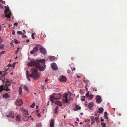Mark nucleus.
Listing matches in <instances>:
<instances>
[{
    "label": "nucleus",
    "mask_w": 127,
    "mask_h": 127,
    "mask_svg": "<svg viewBox=\"0 0 127 127\" xmlns=\"http://www.w3.org/2000/svg\"><path fill=\"white\" fill-rule=\"evenodd\" d=\"M44 62V59L37 60L36 61L32 60L28 64L29 66L35 67L38 68L40 71H43L45 69V64L43 63Z\"/></svg>",
    "instance_id": "obj_1"
},
{
    "label": "nucleus",
    "mask_w": 127,
    "mask_h": 127,
    "mask_svg": "<svg viewBox=\"0 0 127 127\" xmlns=\"http://www.w3.org/2000/svg\"><path fill=\"white\" fill-rule=\"evenodd\" d=\"M31 74H29V75L27 73V77L28 80L30 81L29 76L32 77L34 80H37L40 77V74L38 72L37 70L35 68H33L31 69Z\"/></svg>",
    "instance_id": "obj_2"
},
{
    "label": "nucleus",
    "mask_w": 127,
    "mask_h": 127,
    "mask_svg": "<svg viewBox=\"0 0 127 127\" xmlns=\"http://www.w3.org/2000/svg\"><path fill=\"white\" fill-rule=\"evenodd\" d=\"M61 97V95L60 94H53L52 95H50V100L52 103L54 102V100H53L54 99H59Z\"/></svg>",
    "instance_id": "obj_3"
},
{
    "label": "nucleus",
    "mask_w": 127,
    "mask_h": 127,
    "mask_svg": "<svg viewBox=\"0 0 127 127\" xmlns=\"http://www.w3.org/2000/svg\"><path fill=\"white\" fill-rule=\"evenodd\" d=\"M5 17L8 18H10L11 15V13L9 10V8L8 6H5Z\"/></svg>",
    "instance_id": "obj_4"
},
{
    "label": "nucleus",
    "mask_w": 127,
    "mask_h": 127,
    "mask_svg": "<svg viewBox=\"0 0 127 127\" xmlns=\"http://www.w3.org/2000/svg\"><path fill=\"white\" fill-rule=\"evenodd\" d=\"M6 75V73L4 72L0 71V80L4 81L5 80V76Z\"/></svg>",
    "instance_id": "obj_5"
},
{
    "label": "nucleus",
    "mask_w": 127,
    "mask_h": 127,
    "mask_svg": "<svg viewBox=\"0 0 127 127\" xmlns=\"http://www.w3.org/2000/svg\"><path fill=\"white\" fill-rule=\"evenodd\" d=\"M96 102L98 103H100L102 101L101 99L100 96L99 95H97L95 98Z\"/></svg>",
    "instance_id": "obj_6"
},
{
    "label": "nucleus",
    "mask_w": 127,
    "mask_h": 127,
    "mask_svg": "<svg viewBox=\"0 0 127 127\" xmlns=\"http://www.w3.org/2000/svg\"><path fill=\"white\" fill-rule=\"evenodd\" d=\"M38 50V48L37 46H36L34 47L33 50L30 52V53L32 54H34V53L37 52Z\"/></svg>",
    "instance_id": "obj_7"
},
{
    "label": "nucleus",
    "mask_w": 127,
    "mask_h": 127,
    "mask_svg": "<svg viewBox=\"0 0 127 127\" xmlns=\"http://www.w3.org/2000/svg\"><path fill=\"white\" fill-rule=\"evenodd\" d=\"M59 80L61 82H65L67 80V78L66 77L63 76L59 79Z\"/></svg>",
    "instance_id": "obj_8"
},
{
    "label": "nucleus",
    "mask_w": 127,
    "mask_h": 127,
    "mask_svg": "<svg viewBox=\"0 0 127 127\" xmlns=\"http://www.w3.org/2000/svg\"><path fill=\"white\" fill-rule=\"evenodd\" d=\"M23 103V101L21 99H17L16 101V104L19 106H21Z\"/></svg>",
    "instance_id": "obj_9"
},
{
    "label": "nucleus",
    "mask_w": 127,
    "mask_h": 127,
    "mask_svg": "<svg viewBox=\"0 0 127 127\" xmlns=\"http://www.w3.org/2000/svg\"><path fill=\"white\" fill-rule=\"evenodd\" d=\"M40 52L43 54H45L46 52V49L43 48H41L40 49Z\"/></svg>",
    "instance_id": "obj_10"
},
{
    "label": "nucleus",
    "mask_w": 127,
    "mask_h": 127,
    "mask_svg": "<svg viewBox=\"0 0 127 127\" xmlns=\"http://www.w3.org/2000/svg\"><path fill=\"white\" fill-rule=\"evenodd\" d=\"M51 67L52 69L53 70H57L58 69L57 67L56 66V64H54L52 63L51 64Z\"/></svg>",
    "instance_id": "obj_11"
},
{
    "label": "nucleus",
    "mask_w": 127,
    "mask_h": 127,
    "mask_svg": "<svg viewBox=\"0 0 127 127\" xmlns=\"http://www.w3.org/2000/svg\"><path fill=\"white\" fill-rule=\"evenodd\" d=\"M6 82L5 84V86L8 87V86H9L11 85V83L10 81H8V79H6Z\"/></svg>",
    "instance_id": "obj_12"
},
{
    "label": "nucleus",
    "mask_w": 127,
    "mask_h": 127,
    "mask_svg": "<svg viewBox=\"0 0 127 127\" xmlns=\"http://www.w3.org/2000/svg\"><path fill=\"white\" fill-rule=\"evenodd\" d=\"M21 116L20 115H18L17 116L16 118V121H18L19 122L21 121Z\"/></svg>",
    "instance_id": "obj_13"
},
{
    "label": "nucleus",
    "mask_w": 127,
    "mask_h": 127,
    "mask_svg": "<svg viewBox=\"0 0 127 127\" xmlns=\"http://www.w3.org/2000/svg\"><path fill=\"white\" fill-rule=\"evenodd\" d=\"M94 105V104L93 102H91L89 103L88 106V108L90 109H91Z\"/></svg>",
    "instance_id": "obj_14"
},
{
    "label": "nucleus",
    "mask_w": 127,
    "mask_h": 127,
    "mask_svg": "<svg viewBox=\"0 0 127 127\" xmlns=\"http://www.w3.org/2000/svg\"><path fill=\"white\" fill-rule=\"evenodd\" d=\"M55 104L60 106H62L63 105V103L62 102L59 101H56L55 102Z\"/></svg>",
    "instance_id": "obj_15"
},
{
    "label": "nucleus",
    "mask_w": 127,
    "mask_h": 127,
    "mask_svg": "<svg viewBox=\"0 0 127 127\" xmlns=\"http://www.w3.org/2000/svg\"><path fill=\"white\" fill-rule=\"evenodd\" d=\"M54 122L53 119L52 120L50 123V127H54Z\"/></svg>",
    "instance_id": "obj_16"
},
{
    "label": "nucleus",
    "mask_w": 127,
    "mask_h": 127,
    "mask_svg": "<svg viewBox=\"0 0 127 127\" xmlns=\"http://www.w3.org/2000/svg\"><path fill=\"white\" fill-rule=\"evenodd\" d=\"M3 97L6 99L9 97V95L8 93H5L2 95Z\"/></svg>",
    "instance_id": "obj_17"
},
{
    "label": "nucleus",
    "mask_w": 127,
    "mask_h": 127,
    "mask_svg": "<svg viewBox=\"0 0 127 127\" xmlns=\"http://www.w3.org/2000/svg\"><path fill=\"white\" fill-rule=\"evenodd\" d=\"M9 117L12 119H13L14 118V114L12 112L10 113L9 114Z\"/></svg>",
    "instance_id": "obj_18"
},
{
    "label": "nucleus",
    "mask_w": 127,
    "mask_h": 127,
    "mask_svg": "<svg viewBox=\"0 0 127 127\" xmlns=\"http://www.w3.org/2000/svg\"><path fill=\"white\" fill-rule=\"evenodd\" d=\"M22 89L21 87H20L19 89V94L20 95H21L22 94Z\"/></svg>",
    "instance_id": "obj_19"
},
{
    "label": "nucleus",
    "mask_w": 127,
    "mask_h": 127,
    "mask_svg": "<svg viewBox=\"0 0 127 127\" xmlns=\"http://www.w3.org/2000/svg\"><path fill=\"white\" fill-rule=\"evenodd\" d=\"M98 110H99L98 112L99 113H102L103 112L104 110L103 108L102 107L99 108L98 109Z\"/></svg>",
    "instance_id": "obj_20"
},
{
    "label": "nucleus",
    "mask_w": 127,
    "mask_h": 127,
    "mask_svg": "<svg viewBox=\"0 0 127 127\" xmlns=\"http://www.w3.org/2000/svg\"><path fill=\"white\" fill-rule=\"evenodd\" d=\"M8 87L6 86H5L4 87V90L8 92L9 90H10V89H9L8 88Z\"/></svg>",
    "instance_id": "obj_21"
},
{
    "label": "nucleus",
    "mask_w": 127,
    "mask_h": 127,
    "mask_svg": "<svg viewBox=\"0 0 127 127\" xmlns=\"http://www.w3.org/2000/svg\"><path fill=\"white\" fill-rule=\"evenodd\" d=\"M55 57L53 56H50L49 57L50 60L51 61H53L55 60Z\"/></svg>",
    "instance_id": "obj_22"
},
{
    "label": "nucleus",
    "mask_w": 127,
    "mask_h": 127,
    "mask_svg": "<svg viewBox=\"0 0 127 127\" xmlns=\"http://www.w3.org/2000/svg\"><path fill=\"white\" fill-rule=\"evenodd\" d=\"M4 90V86L3 85L0 86V93Z\"/></svg>",
    "instance_id": "obj_23"
},
{
    "label": "nucleus",
    "mask_w": 127,
    "mask_h": 127,
    "mask_svg": "<svg viewBox=\"0 0 127 127\" xmlns=\"http://www.w3.org/2000/svg\"><path fill=\"white\" fill-rule=\"evenodd\" d=\"M24 88L25 90L26 91H27V92H28L29 91V89L27 87L26 85H24Z\"/></svg>",
    "instance_id": "obj_24"
},
{
    "label": "nucleus",
    "mask_w": 127,
    "mask_h": 127,
    "mask_svg": "<svg viewBox=\"0 0 127 127\" xmlns=\"http://www.w3.org/2000/svg\"><path fill=\"white\" fill-rule=\"evenodd\" d=\"M17 33L21 35H23L24 34V33L22 32L21 31H18L17 32Z\"/></svg>",
    "instance_id": "obj_25"
},
{
    "label": "nucleus",
    "mask_w": 127,
    "mask_h": 127,
    "mask_svg": "<svg viewBox=\"0 0 127 127\" xmlns=\"http://www.w3.org/2000/svg\"><path fill=\"white\" fill-rule=\"evenodd\" d=\"M104 116L105 117V118L106 119H108V117H107V113L106 112H105L104 113Z\"/></svg>",
    "instance_id": "obj_26"
},
{
    "label": "nucleus",
    "mask_w": 127,
    "mask_h": 127,
    "mask_svg": "<svg viewBox=\"0 0 127 127\" xmlns=\"http://www.w3.org/2000/svg\"><path fill=\"white\" fill-rule=\"evenodd\" d=\"M59 109V107L58 106H57L56 107V109H55V113L56 114L58 113V112L57 111Z\"/></svg>",
    "instance_id": "obj_27"
},
{
    "label": "nucleus",
    "mask_w": 127,
    "mask_h": 127,
    "mask_svg": "<svg viewBox=\"0 0 127 127\" xmlns=\"http://www.w3.org/2000/svg\"><path fill=\"white\" fill-rule=\"evenodd\" d=\"M81 99L82 101H83L85 100V96H81Z\"/></svg>",
    "instance_id": "obj_28"
},
{
    "label": "nucleus",
    "mask_w": 127,
    "mask_h": 127,
    "mask_svg": "<svg viewBox=\"0 0 127 127\" xmlns=\"http://www.w3.org/2000/svg\"><path fill=\"white\" fill-rule=\"evenodd\" d=\"M35 105V103L33 102L32 105L30 106V107L31 108H33L34 107Z\"/></svg>",
    "instance_id": "obj_29"
},
{
    "label": "nucleus",
    "mask_w": 127,
    "mask_h": 127,
    "mask_svg": "<svg viewBox=\"0 0 127 127\" xmlns=\"http://www.w3.org/2000/svg\"><path fill=\"white\" fill-rule=\"evenodd\" d=\"M68 94L67 93H65L64 94L63 96V97L64 98H67Z\"/></svg>",
    "instance_id": "obj_30"
},
{
    "label": "nucleus",
    "mask_w": 127,
    "mask_h": 127,
    "mask_svg": "<svg viewBox=\"0 0 127 127\" xmlns=\"http://www.w3.org/2000/svg\"><path fill=\"white\" fill-rule=\"evenodd\" d=\"M101 125L102 126V127H106V125L105 123H101Z\"/></svg>",
    "instance_id": "obj_31"
},
{
    "label": "nucleus",
    "mask_w": 127,
    "mask_h": 127,
    "mask_svg": "<svg viewBox=\"0 0 127 127\" xmlns=\"http://www.w3.org/2000/svg\"><path fill=\"white\" fill-rule=\"evenodd\" d=\"M4 46L3 44H0V49H2L3 48Z\"/></svg>",
    "instance_id": "obj_32"
},
{
    "label": "nucleus",
    "mask_w": 127,
    "mask_h": 127,
    "mask_svg": "<svg viewBox=\"0 0 127 127\" xmlns=\"http://www.w3.org/2000/svg\"><path fill=\"white\" fill-rule=\"evenodd\" d=\"M86 95L87 97H88L89 96V92L88 91L87 93L86 94Z\"/></svg>",
    "instance_id": "obj_33"
},
{
    "label": "nucleus",
    "mask_w": 127,
    "mask_h": 127,
    "mask_svg": "<svg viewBox=\"0 0 127 127\" xmlns=\"http://www.w3.org/2000/svg\"><path fill=\"white\" fill-rule=\"evenodd\" d=\"M81 109V107L80 106L79 107V108H76V109H74V110L75 111H76L79 110H80Z\"/></svg>",
    "instance_id": "obj_34"
},
{
    "label": "nucleus",
    "mask_w": 127,
    "mask_h": 127,
    "mask_svg": "<svg viewBox=\"0 0 127 127\" xmlns=\"http://www.w3.org/2000/svg\"><path fill=\"white\" fill-rule=\"evenodd\" d=\"M89 98L90 99H92L93 97V95H91L89 96Z\"/></svg>",
    "instance_id": "obj_35"
},
{
    "label": "nucleus",
    "mask_w": 127,
    "mask_h": 127,
    "mask_svg": "<svg viewBox=\"0 0 127 127\" xmlns=\"http://www.w3.org/2000/svg\"><path fill=\"white\" fill-rule=\"evenodd\" d=\"M64 101H65V102L66 103H67L68 102V101L67 98H65V100H64Z\"/></svg>",
    "instance_id": "obj_36"
},
{
    "label": "nucleus",
    "mask_w": 127,
    "mask_h": 127,
    "mask_svg": "<svg viewBox=\"0 0 127 127\" xmlns=\"http://www.w3.org/2000/svg\"><path fill=\"white\" fill-rule=\"evenodd\" d=\"M91 119L92 121H95V118L93 116L91 117Z\"/></svg>",
    "instance_id": "obj_37"
},
{
    "label": "nucleus",
    "mask_w": 127,
    "mask_h": 127,
    "mask_svg": "<svg viewBox=\"0 0 127 127\" xmlns=\"http://www.w3.org/2000/svg\"><path fill=\"white\" fill-rule=\"evenodd\" d=\"M14 42L15 43L17 44L18 43V42L17 40L16 39H14Z\"/></svg>",
    "instance_id": "obj_38"
},
{
    "label": "nucleus",
    "mask_w": 127,
    "mask_h": 127,
    "mask_svg": "<svg viewBox=\"0 0 127 127\" xmlns=\"http://www.w3.org/2000/svg\"><path fill=\"white\" fill-rule=\"evenodd\" d=\"M35 33H33L32 34V37L33 39H34V38L33 35L35 34Z\"/></svg>",
    "instance_id": "obj_39"
},
{
    "label": "nucleus",
    "mask_w": 127,
    "mask_h": 127,
    "mask_svg": "<svg viewBox=\"0 0 127 127\" xmlns=\"http://www.w3.org/2000/svg\"><path fill=\"white\" fill-rule=\"evenodd\" d=\"M3 41V39L1 38L0 37V44H1Z\"/></svg>",
    "instance_id": "obj_40"
},
{
    "label": "nucleus",
    "mask_w": 127,
    "mask_h": 127,
    "mask_svg": "<svg viewBox=\"0 0 127 127\" xmlns=\"http://www.w3.org/2000/svg\"><path fill=\"white\" fill-rule=\"evenodd\" d=\"M19 48L17 49L16 51V52H15V53L16 54H17V53L19 51Z\"/></svg>",
    "instance_id": "obj_41"
},
{
    "label": "nucleus",
    "mask_w": 127,
    "mask_h": 127,
    "mask_svg": "<svg viewBox=\"0 0 127 127\" xmlns=\"http://www.w3.org/2000/svg\"><path fill=\"white\" fill-rule=\"evenodd\" d=\"M98 117H99V116L98 115V117H95V121L96 122H97V120H98Z\"/></svg>",
    "instance_id": "obj_42"
},
{
    "label": "nucleus",
    "mask_w": 127,
    "mask_h": 127,
    "mask_svg": "<svg viewBox=\"0 0 127 127\" xmlns=\"http://www.w3.org/2000/svg\"><path fill=\"white\" fill-rule=\"evenodd\" d=\"M73 100V98H71V97H69V101H72Z\"/></svg>",
    "instance_id": "obj_43"
},
{
    "label": "nucleus",
    "mask_w": 127,
    "mask_h": 127,
    "mask_svg": "<svg viewBox=\"0 0 127 127\" xmlns=\"http://www.w3.org/2000/svg\"><path fill=\"white\" fill-rule=\"evenodd\" d=\"M22 38H25L27 37V36L26 35H25L24 34L22 36Z\"/></svg>",
    "instance_id": "obj_44"
},
{
    "label": "nucleus",
    "mask_w": 127,
    "mask_h": 127,
    "mask_svg": "<svg viewBox=\"0 0 127 127\" xmlns=\"http://www.w3.org/2000/svg\"><path fill=\"white\" fill-rule=\"evenodd\" d=\"M4 52H5V51H3L1 52L0 53V56H1V54H4Z\"/></svg>",
    "instance_id": "obj_45"
},
{
    "label": "nucleus",
    "mask_w": 127,
    "mask_h": 127,
    "mask_svg": "<svg viewBox=\"0 0 127 127\" xmlns=\"http://www.w3.org/2000/svg\"><path fill=\"white\" fill-rule=\"evenodd\" d=\"M36 127H40L41 125L40 124H38L37 125Z\"/></svg>",
    "instance_id": "obj_46"
},
{
    "label": "nucleus",
    "mask_w": 127,
    "mask_h": 127,
    "mask_svg": "<svg viewBox=\"0 0 127 127\" xmlns=\"http://www.w3.org/2000/svg\"><path fill=\"white\" fill-rule=\"evenodd\" d=\"M11 66H12V65L10 64H9L7 65V67H11Z\"/></svg>",
    "instance_id": "obj_47"
},
{
    "label": "nucleus",
    "mask_w": 127,
    "mask_h": 127,
    "mask_svg": "<svg viewBox=\"0 0 127 127\" xmlns=\"http://www.w3.org/2000/svg\"><path fill=\"white\" fill-rule=\"evenodd\" d=\"M15 31H12V34L13 35H14L15 34Z\"/></svg>",
    "instance_id": "obj_48"
},
{
    "label": "nucleus",
    "mask_w": 127,
    "mask_h": 127,
    "mask_svg": "<svg viewBox=\"0 0 127 127\" xmlns=\"http://www.w3.org/2000/svg\"><path fill=\"white\" fill-rule=\"evenodd\" d=\"M27 114L28 115H29V113H28V111H26V113H25V114Z\"/></svg>",
    "instance_id": "obj_49"
},
{
    "label": "nucleus",
    "mask_w": 127,
    "mask_h": 127,
    "mask_svg": "<svg viewBox=\"0 0 127 127\" xmlns=\"http://www.w3.org/2000/svg\"><path fill=\"white\" fill-rule=\"evenodd\" d=\"M87 84L85 86V87L86 89V90L87 91L88 90V88H87Z\"/></svg>",
    "instance_id": "obj_50"
},
{
    "label": "nucleus",
    "mask_w": 127,
    "mask_h": 127,
    "mask_svg": "<svg viewBox=\"0 0 127 127\" xmlns=\"http://www.w3.org/2000/svg\"><path fill=\"white\" fill-rule=\"evenodd\" d=\"M70 70H68L67 71V72L68 73H70Z\"/></svg>",
    "instance_id": "obj_51"
},
{
    "label": "nucleus",
    "mask_w": 127,
    "mask_h": 127,
    "mask_svg": "<svg viewBox=\"0 0 127 127\" xmlns=\"http://www.w3.org/2000/svg\"><path fill=\"white\" fill-rule=\"evenodd\" d=\"M80 106L78 105H76V106H75V107L76 108H79V107Z\"/></svg>",
    "instance_id": "obj_52"
},
{
    "label": "nucleus",
    "mask_w": 127,
    "mask_h": 127,
    "mask_svg": "<svg viewBox=\"0 0 127 127\" xmlns=\"http://www.w3.org/2000/svg\"><path fill=\"white\" fill-rule=\"evenodd\" d=\"M37 116L38 117H40V116H41L40 114V113H38L37 114Z\"/></svg>",
    "instance_id": "obj_53"
},
{
    "label": "nucleus",
    "mask_w": 127,
    "mask_h": 127,
    "mask_svg": "<svg viewBox=\"0 0 127 127\" xmlns=\"http://www.w3.org/2000/svg\"><path fill=\"white\" fill-rule=\"evenodd\" d=\"M15 63H13L12 65L13 67H14L15 66Z\"/></svg>",
    "instance_id": "obj_54"
},
{
    "label": "nucleus",
    "mask_w": 127,
    "mask_h": 127,
    "mask_svg": "<svg viewBox=\"0 0 127 127\" xmlns=\"http://www.w3.org/2000/svg\"><path fill=\"white\" fill-rule=\"evenodd\" d=\"M17 25H18V23H15L14 24V25L15 26H17Z\"/></svg>",
    "instance_id": "obj_55"
},
{
    "label": "nucleus",
    "mask_w": 127,
    "mask_h": 127,
    "mask_svg": "<svg viewBox=\"0 0 127 127\" xmlns=\"http://www.w3.org/2000/svg\"><path fill=\"white\" fill-rule=\"evenodd\" d=\"M93 89L94 91H97V89H96V88H94Z\"/></svg>",
    "instance_id": "obj_56"
},
{
    "label": "nucleus",
    "mask_w": 127,
    "mask_h": 127,
    "mask_svg": "<svg viewBox=\"0 0 127 127\" xmlns=\"http://www.w3.org/2000/svg\"><path fill=\"white\" fill-rule=\"evenodd\" d=\"M46 37V35L45 34H44L43 36V39L44 38H45Z\"/></svg>",
    "instance_id": "obj_57"
},
{
    "label": "nucleus",
    "mask_w": 127,
    "mask_h": 127,
    "mask_svg": "<svg viewBox=\"0 0 127 127\" xmlns=\"http://www.w3.org/2000/svg\"><path fill=\"white\" fill-rule=\"evenodd\" d=\"M41 88L42 89H44V86L43 85H42Z\"/></svg>",
    "instance_id": "obj_58"
},
{
    "label": "nucleus",
    "mask_w": 127,
    "mask_h": 127,
    "mask_svg": "<svg viewBox=\"0 0 127 127\" xmlns=\"http://www.w3.org/2000/svg\"><path fill=\"white\" fill-rule=\"evenodd\" d=\"M71 68L72 69V70H75V67H73V69H72V67H71Z\"/></svg>",
    "instance_id": "obj_59"
},
{
    "label": "nucleus",
    "mask_w": 127,
    "mask_h": 127,
    "mask_svg": "<svg viewBox=\"0 0 127 127\" xmlns=\"http://www.w3.org/2000/svg\"><path fill=\"white\" fill-rule=\"evenodd\" d=\"M92 122L91 123V124L92 125L93 124H94L95 123V121H92Z\"/></svg>",
    "instance_id": "obj_60"
},
{
    "label": "nucleus",
    "mask_w": 127,
    "mask_h": 127,
    "mask_svg": "<svg viewBox=\"0 0 127 127\" xmlns=\"http://www.w3.org/2000/svg\"><path fill=\"white\" fill-rule=\"evenodd\" d=\"M26 41L27 42H29L30 41H29V39H27V40H26Z\"/></svg>",
    "instance_id": "obj_61"
},
{
    "label": "nucleus",
    "mask_w": 127,
    "mask_h": 127,
    "mask_svg": "<svg viewBox=\"0 0 127 127\" xmlns=\"http://www.w3.org/2000/svg\"><path fill=\"white\" fill-rule=\"evenodd\" d=\"M48 81V79L46 78V79H45V82H46L47 81Z\"/></svg>",
    "instance_id": "obj_62"
},
{
    "label": "nucleus",
    "mask_w": 127,
    "mask_h": 127,
    "mask_svg": "<svg viewBox=\"0 0 127 127\" xmlns=\"http://www.w3.org/2000/svg\"><path fill=\"white\" fill-rule=\"evenodd\" d=\"M3 7H2V5L0 4V8H2Z\"/></svg>",
    "instance_id": "obj_63"
},
{
    "label": "nucleus",
    "mask_w": 127,
    "mask_h": 127,
    "mask_svg": "<svg viewBox=\"0 0 127 127\" xmlns=\"http://www.w3.org/2000/svg\"><path fill=\"white\" fill-rule=\"evenodd\" d=\"M101 121H104V120H103L102 118V117H101Z\"/></svg>",
    "instance_id": "obj_64"
}]
</instances>
